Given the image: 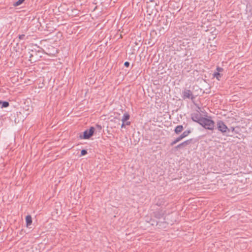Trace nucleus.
<instances>
[{"instance_id": "9b49d317", "label": "nucleus", "mask_w": 252, "mask_h": 252, "mask_svg": "<svg viewBox=\"0 0 252 252\" xmlns=\"http://www.w3.org/2000/svg\"><path fill=\"white\" fill-rule=\"evenodd\" d=\"M183 129L184 127L182 125H178L175 127L174 129V132L175 133L178 134L180 132H181Z\"/></svg>"}, {"instance_id": "a211bd4d", "label": "nucleus", "mask_w": 252, "mask_h": 252, "mask_svg": "<svg viewBox=\"0 0 252 252\" xmlns=\"http://www.w3.org/2000/svg\"><path fill=\"white\" fill-rule=\"evenodd\" d=\"M25 0H18L13 4V5L14 6H19Z\"/></svg>"}, {"instance_id": "bb28decb", "label": "nucleus", "mask_w": 252, "mask_h": 252, "mask_svg": "<svg viewBox=\"0 0 252 252\" xmlns=\"http://www.w3.org/2000/svg\"><path fill=\"white\" fill-rule=\"evenodd\" d=\"M126 125H127V126H129L130 125V122H126Z\"/></svg>"}, {"instance_id": "423d86ee", "label": "nucleus", "mask_w": 252, "mask_h": 252, "mask_svg": "<svg viewBox=\"0 0 252 252\" xmlns=\"http://www.w3.org/2000/svg\"><path fill=\"white\" fill-rule=\"evenodd\" d=\"M165 215V211L162 209H159L153 212L154 217L158 219L163 218Z\"/></svg>"}, {"instance_id": "6e6552de", "label": "nucleus", "mask_w": 252, "mask_h": 252, "mask_svg": "<svg viewBox=\"0 0 252 252\" xmlns=\"http://www.w3.org/2000/svg\"><path fill=\"white\" fill-rule=\"evenodd\" d=\"M192 141V139L187 140L179 144V145H178L177 146L175 147V149H181L184 147H185L187 145L190 144L191 143Z\"/></svg>"}, {"instance_id": "6ab92c4d", "label": "nucleus", "mask_w": 252, "mask_h": 252, "mask_svg": "<svg viewBox=\"0 0 252 252\" xmlns=\"http://www.w3.org/2000/svg\"><path fill=\"white\" fill-rule=\"evenodd\" d=\"M101 129H102V127L100 125H98V124L96 125L95 130H96V131H98V132L99 133V132H100Z\"/></svg>"}, {"instance_id": "393cba45", "label": "nucleus", "mask_w": 252, "mask_h": 252, "mask_svg": "<svg viewBox=\"0 0 252 252\" xmlns=\"http://www.w3.org/2000/svg\"><path fill=\"white\" fill-rule=\"evenodd\" d=\"M25 34H21V35H19V38L21 40H22L24 39V37H25Z\"/></svg>"}, {"instance_id": "9d476101", "label": "nucleus", "mask_w": 252, "mask_h": 252, "mask_svg": "<svg viewBox=\"0 0 252 252\" xmlns=\"http://www.w3.org/2000/svg\"><path fill=\"white\" fill-rule=\"evenodd\" d=\"M167 223L165 221H158V224L157 227L159 229H164L167 227Z\"/></svg>"}, {"instance_id": "c85d7f7f", "label": "nucleus", "mask_w": 252, "mask_h": 252, "mask_svg": "<svg viewBox=\"0 0 252 252\" xmlns=\"http://www.w3.org/2000/svg\"><path fill=\"white\" fill-rule=\"evenodd\" d=\"M32 57H33V54H31V55L30 56V58H31Z\"/></svg>"}, {"instance_id": "7ed1b4c3", "label": "nucleus", "mask_w": 252, "mask_h": 252, "mask_svg": "<svg viewBox=\"0 0 252 252\" xmlns=\"http://www.w3.org/2000/svg\"><path fill=\"white\" fill-rule=\"evenodd\" d=\"M218 129L223 134L230 132V129L227 127L224 123L221 121H218L217 123Z\"/></svg>"}, {"instance_id": "20e7f679", "label": "nucleus", "mask_w": 252, "mask_h": 252, "mask_svg": "<svg viewBox=\"0 0 252 252\" xmlns=\"http://www.w3.org/2000/svg\"><path fill=\"white\" fill-rule=\"evenodd\" d=\"M182 97L184 99L189 98L192 100L195 98V96L193 95L192 92L188 89H185L183 91Z\"/></svg>"}, {"instance_id": "f257e3e1", "label": "nucleus", "mask_w": 252, "mask_h": 252, "mask_svg": "<svg viewBox=\"0 0 252 252\" xmlns=\"http://www.w3.org/2000/svg\"><path fill=\"white\" fill-rule=\"evenodd\" d=\"M200 125L205 129L213 130L214 128L215 122L211 119L203 118L201 122L200 123Z\"/></svg>"}, {"instance_id": "dca6fc26", "label": "nucleus", "mask_w": 252, "mask_h": 252, "mask_svg": "<svg viewBox=\"0 0 252 252\" xmlns=\"http://www.w3.org/2000/svg\"><path fill=\"white\" fill-rule=\"evenodd\" d=\"M190 133H191V130L190 129H189V130L184 131L181 135L184 138L188 136L189 135V134H190Z\"/></svg>"}, {"instance_id": "412c9836", "label": "nucleus", "mask_w": 252, "mask_h": 252, "mask_svg": "<svg viewBox=\"0 0 252 252\" xmlns=\"http://www.w3.org/2000/svg\"><path fill=\"white\" fill-rule=\"evenodd\" d=\"M183 137L182 136V135H180L179 137L176 138V141L177 142L180 141L181 140L183 139Z\"/></svg>"}, {"instance_id": "2eb2a0df", "label": "nucleus", "mask_w": 252, "mask_h": 252, "mask_svg": "<svg viewBox=\"0 0 252 252\" xmlns=\"http://www.w3.org/2000/svg\"><path fill=\"white\" fill-rule=\"evenodd\" d=\"M149 221H151V222L149 223L150 225L152 226H157L158 224V221L153 220V219H149Z\"/></svg>"}, {"instance_id": "b1692460", "label": "nucleus", "mask_w": 252, "mask_h": 252, "mask_svg": "<svg viewBox=\"0 0 252 252\" xmlns=\"http://www.w3.org/2000/svg\"><path fill=\"white\" fill-rule=\"evenodd\" d=\"M149 219H151V218H150L149 217H145V221L148 222V223H150L151 222V221H149Z\"/></svg>"}, {"instance_id": "f3484780", "label": "nucleus", "mask_w": 252, "mask_h": 252, "mask_svg": "<svg viewBox=\"0 0 252 252\" xmlns=\"http://www.w3.org/2000/svg\"><path fill=\"white\" fill-rule=\"evenodd\" d=\"M214 76L216 77L218 80H220V78L222 76V75H221L219 72H215L214 74Z\"/></svg>"}, {"instance_id": "f03ea898", "label": "nucleus", "mask_w": 252, "mask_h": 252, "mask_svg": "<svg viewBox=\"0 0 252 252\" xmlns=\"http://www.w3.org/2000/svg\"><path fill=\"white\" fill-rule=\"evenodd\" d=\"M95 131V127H90L89 129H86L83 133V135L80 134L79 137L80 139H88L92 137Z\"/></svg>"}, {"instance_id": "39448f33", "label": "nucleus", "mask_w": 252, "mask_h": 252, "mask_svg": "<svg viewBox=\"0 0 252 252\" xmlns=\"http://www.w3.org/2000/svg\"><path fill=\"white\" fill-rule=\"evenodd\" d=\"M204 117L201 116V114L197 112L196 113H194L191 114V120L195 122L198 123L200 125V123L201 122L202 119Z\"/></svg>"}, {"instance_id": "a878e982", "label": "nucleus", "mask_w": 252, "mask_h": 252, "mask_svg": "<svg viewBox=\"0 0 252 252\" xmlns=\"http://www.w3.org/2000/svg\"><path fill=\"white\" fill-rule=\"evenodd\" d=\"M129 63L128 62H126L125 63H124V65L126 66V67H128L129 66Z\"/></svg>"}, {"instance_id": "4be33fe9", "label": "nucleus", "mask_w": 252, "mask_h": 252, "mask_svg": "<svg viewBox=\"0 0 252 252\" xmlns=\"http://www.w3.org/2000/svg\"><path fill=\"white\" fill-rule=\"evenodd\" d=\"M177 143H178V142H177V141H176V139H175L174 141H173L170 143V145H171V146H172L174 145L175 144H176Z\"/></svg>"}, {"instance_id": "ddd939ff", "label": "nucleus", "mask_w": 252, "mask_h": 252, "mask_svg": "<svg viewBox=\"0 0 252 252\" xmlns=\"http://www.w3.org/2000/svg\"><path fill=\"white\" fill-rule=\"evenodd\" d=\"M0 104L1 105L0 108H7L9 106V103L8 101H3L0 100Z\"/></svg>"}, {"instance_id": "5701e85b", "label": "nucleus", "mask_w": 252, "mask_h": 252, "mask_svg": "<svg viewBox=\"0 0 252 252\" xmlns=\"http://www.w3.org/2000/svg\"><path fill=\"white\" fill-rule=\"evenodd\" d=\"M217 70L218 71L217 72H219L220 73V72H221V71H222L223 70V68H221V67H218L217 68Z\"/></svg>"}, {"instance_id": "f8f14e48", "label": "nucleus", "mask_w": 252, "mask_h": 252, "mask_svg": "<svg viewBox=\"0 0 252 252\" xmlns=\"http://www.w3.org/2000/svg\"><path fill=\"white\" fill-rule=\"evenodd\" d=\"M26 225L29 227L32 223V218L31 215H28L26 217Z\"/></svg>"}, {"instance_id": "1a4fd4ad", "label": "nucleus", "mask_w": 252, "mask_h": 252, "mask_svg": "<svg viewBox=\"0 0 252 252\" xmlns=\"http://www.w3.org/2000/svg\"><path fill=\"white\" fill-rule=\"evenodd\" d=\"M165 204V200L162 197H160L158 198V200L156 202V205L158 206H161L164 205Z\"/></svg>"}, {"instance_id": "0eeeda50", "label": "nucleus", "mask_w": 252, "mask_h": 252, "mask_svg": "<svg viewBox=\"0 0 252 252\" xmlns=\"http://www.w3.org/2000/svg\"><path fill=\"white\" fill-rule=\"evenodd\" d=\"M230 129V131L232 132L231 134H227V136H233V137H238L236 134H239L240 128L239 127H230L229 128Z\"/></svg>"}, {"instance_id": "aec40b11", "label": "nucleus", "mask_w": 252, "mask_h": 252, "mask_svg": "<svg viewBox=\"0 0 252 252\" xmlns=\"http://www.w3.org/2000/svg\"><path fill=\"white\" fill-rule=\"evenodd\" d=\"M87 154V151L86 150L83 149L81 151V155L80 156H83L86 155Z\"/></svg>"}, {"instance_id": "cd10ccee", "label": "nucleus", "mask_w": 252, "mask_h": 252, "mask_svg": "<svg viewBox=\"0 0 252 252\" xmlns=\"http://www.w3.org/2000/svg\"><path fill=\"white\" fill-rule=\"evenodd\" d=\"M125 126V123L123 122V124H122V126H121V127L122 128L124 127Z\"/></svg>"}, {"instance_id": "4468645a", "label": "nucleus", "mask_w": 252, "mask_h": 252, "mask_svg": "<svg viewBox=\"0 0 252 252\" xmlns=\"http://www.w3.org/2000/svg\"><path fill=\"white\" fill-rule=\"evenodd\" d=\"M130 118V115L127 113H125L122 118V121L123 123H125V122L127 121L128 120H129Z\"/></svg>"}]
</instances>
